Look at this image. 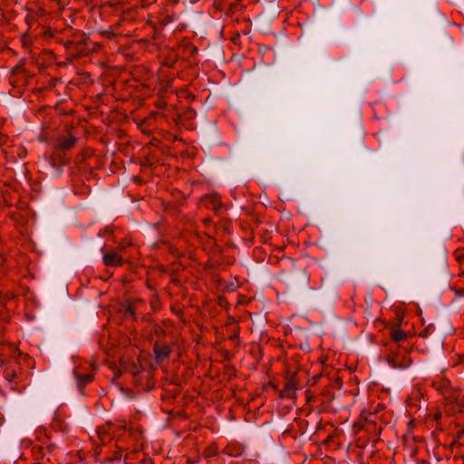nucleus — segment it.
Returning <instances> with one entry per match:
<instances>
[{
  "label": "nucleus",
  "mask_w": 464,
  "mask_h": 464,
  "mask_svg": "<svg viewBox=\"0 0 464 464\" xmlns=\"http://www.w3.org/2000/svg\"><path fill=\"white\" fill-rule=\"evenodd\" d=\"M88 38L85 35H82L79 40H75L77 43V45L83 48L84 45H86L88 42Z\"/></svg>",
  "instance_id": "4468645a"
},
{
  "label": "nucleus",
  "mask_w": 464,
  "mask_h": 464,
  "mask_svg": "<svg viewBox=\"0 0 464 464\" xmlns=\"http://www.w3.org/2000/svg\"><path fill=\"white\" fill-rule=\"evenodd\" d=\"M0 304H1L2 306H5V304H6V300H5V298H3V297H0Z\"/></svg>",
  "instance_id": "6ab92c4d"
},
{
  "label": "nucleus",
  "mask_w": 464,
  "mask_h": 464,
  "mask_svg": "<svg viewBox=\"0 0 464 464\" xmlns=\"http://www.w3.org/2000/svg\"><path fill=\"white\" fill-rule=\"evenodd\" d=\"M310 280V276L304 268L298 269L292 278V282L295 285H307Z\"/></svg>",
  "instance_id": "39448f33"
},
{
  "label": "nucleus",
  "mask_w": 464,
  "mask_h": 464,
  "mask_svg": "<svg viewBox=\"0 0 464 464\" xmlns=\"http://www.w3.org/2000/svg\"><path fill=\"white\" fill-rule=\"evenodd\" d=\"M99 437H100V440H101L102 443H105L106 437H109V435H107L106 433H104V434H101V433H99Z\"/></svg>",
  "instance_id": "f3484780"
},
{
  "label": "nucleus",
  "mask_w": 464,
  "mask_h": 464,
  "mask_svg": "<svg viewBox=\"0 0 464 464\" xmlns=\"http://www.w3.org/2000/svg\"><path fill=\"white\" fill-rule=\"evenodd\" d=\"M153 351L156 362L159 363L169 357L171 349L168 344L156 343H154Z\"/></svg>",
  "instance_id": "7ed1b4c3"
},
{
  "label": "nucleus",
  "mask_w": 464,
  "mask_h": 464,
  "mask_svg": "<svg viewBox=\"0 0 464 464\" xmlns=\"http://www.w3.org/2000/svg\"><path fill=\"white\" fill-rule=\"evenodd\" d=\"M458 259L460 261H464V253L458 256Z\"/></svg>",
  "instance_id": "412c9836"
},
{
  "label": "nucleus",
  "mask_w": 464,
  "mask_h": 464,
  "mask_svg": "<svg viewBox=\"0 0 464 464\" xmlns=\"http://www.w3.org/2000/svg\"><path fill=\"white\" fill-rule=\"evenodd\" d=\"M218 455V450L215 446H210V447H208L204 452H203V456L206 458V459H209V458H212L214 456Z\"/></svg>",
  "instance_id": "9b49d317"
},
{
  "label": "nucleus",
  "mask_w": 464,
  "mask_h": 464,
  "mask_svg": "<svg viewBox=\"0 0 464 464\" xmlns=\"http://www.w3.org/2000/svg\"><path fill=\"white\" fill-rule=\"evenodd\" d=\"M392 338L394 342H401L407 338V334L403 330L395 329L392 332Z\"/></svg>",
  "instance_id": "1a4fd4ad"
},
{
  "label": "nucleus",
  "mask_w": 464,
  "mask_h": 464,
  "mask_svg": "<svg viewBox=\"0 0 464 464\" xmlns=\"http://www.w3.org/2000/svg\"><path fill=\"white\" fill-rule=\"evenodd\" d=\"M92 155V151L89 149L82 150L77 157L76 161L78 163L83 162L86 159L90 158Z\"/></svg>",
  "instance_id": "9d476101"
},
{
  "label": "nucleus",
  "mask_w": 464,
  "mask_h": 464,
  "mask_svg": "<svg viewBox=\"0 0 464 464\" xmlns=\"http://www.w3.org/2000/svg\"><path fill=\"white\" fill-rule=\"evenodd\" d=\"M208 198L213 205V208L218 210V207H220L219 198L217 195H210Z\"/></svg>",
  "instance_id": "ddd939ff"
},
{
  "label": "nucleus",
  "mask_w": 464,
  "mask_h": 464,
  "mask_svg": "<svg viewBox=\"0 0 464 464\" xmlns=\"http://www.w3.org/2000/svg\"><path fill=\"white\" fill-rule=\"evenodd\" d=\"M296 375L297 372H295L287 379L284 389L280 392V397L292 398L295 396V390L297 389Z\"/></svg>",
  "instance_id": "f257e3e1"
},
{
  "label": "nucleus",
  "mask_w": 464,
  "mask_h": 464,
  "mask_svg": "<svg viewBox=\"0 0 464 464\" xmlns=\"http://www.w3.org/2000/svg\"><path fill=\"white\" fill-rule=\"evenodd\" d=\"M76 143L77 139L74 136L67 135L59 137L56 140L54 146L57 150L65 151L72 149L76 145Z\"/></svg>",
  "instance_id": "f03ea898"
},
{
  "label": "nucleus",
  "mask_w": 464,
  "mask_h": 464,
  "mask_svg": "<svg viewBox=\"0 0 464 464\" xmlns=\"http://www.w3.org/2000/svg\"><path fill=\"white\" fill-rule=\"evenodd\" d=\"M457 294L459 295L464 296V288H461V289L458 290Z\"/></svg>",
  "instance_id": "aec40b11"
},
{
  "label": "nucleus",
  "mask_w": 464,
  "mask_h": 464,
  "mask_svg": "<svg viewBox=\"0 0 464 464\" xmlns=\"http://www.w3.org/2000/svg\"><path fill=\"white\" fill-rule=\"evenodd\" d=\"M23 69H22V66H16L15 68H14L13 70V72L14 73H18L19 72H21Z\"/></svg>",
  "instance_id": "a211bd4d"
},
{
  "label": "nucleus",
  "mask_w": 464,
  "mask_h": 464,
  "mask_svg": "<svg viewBox=\"0 0 464 464\" xmlns=\"http://www.w3.org/2000/svg\"><path fill=\"white\" fill-rule=\"evenodd\" d=\"M448 384H449V382L444 381L442 384H440L439 387H437V389L441 390V392L444 394L447 390Z\"/></svg>",
  "instance_id": "dca6fc26"
},
{
  "label": "nucleus",
  "mask_w": 464,
  "mask_h": 464,
  "mask_svg": "<svg viewBox=\"0 0 464 464\" xmlns=\"http://www.w3.org/2000/svg\"><path fill=\"white\" fill-rule=\"evenodd\" d=\"M64 47L72 55L82 56L85 54L84 49L78 46L75 40L67 41L64 44Z\"/></svg>",
  "instance_id": "423d86ee"
},
{
  "label": "nucleus",
  "mask_w": 464,
  "mask_h": 464,
  "mask_svg": "<svg viewBox=\"0 0 464 464\" xmlns=\"http://www.w3.org/2000/svg\"><path fill=\"white\" fill-rule=\"evenodd\" d=\"M119 375H115L114 378H112V382H115L116 378L118 377Z\"/></svg>",
  "instance_id": "5701e85b"
},
{
  "label": "nucleus",
  "mask_w": 464,
  "mask_h": 464,
  "mask_svg": "<svg viewBox=\"0 0 464 464\" xmlns=\"http://www.w3.org/2000/svg\"><path fill=\"white\" fill-rule=\"evenodd\" d=\"M198 49L196 47L193 48V53H197Z\"/></svg>",
  "instance_id": "b1692460"
},
{
  "label": "nucleus",
  "mask_w": 464,
  "mask_h": 464,
  "mask_svg": "<svg viewBox=\"0 0 464 464\" xmlns=\"http://www.w3.org/2000/svg\"><path fill=\"white\" fill-rule=\"evenodd\" d=\"M102 259L107 266H119L123 264V259L113 251L104 254Z\"/></svg>",
  "instance_id": "20e7f679"
},
{
  "label": "nucleus",
  "mask_w": 464,
  "mask_h": 464,
  "mask_svg": "<svg viewBox=\"0 0 464 464\" xmlns=\"http://www.w3.org/2000/svg\"><path fill=\"white\" fill-rule=\"evenodd\" d=\"M195 463H196V461H192L190 459H188V464H195Z\"/></svg>",
  "instance_id": "4be33fe9"
},
{
  "label": "nucleus",
  "mask_w": 464,
  "mask_h": 464,
  "mask_svg": "<svg viewBox=\"0 0 464 464\" xmlns=\"http://www.w3.org/2000/svg\"><path fill=\"white\" fill-rule=\"evenodd\" d=\"M141 303L140 300H136L132 303H129L124 307L123 313L125 316H130L132 319H136V304Z\"/></svg>",
  "instance_id": "6e6552de"
},
{
  "label": "nucleus",
  "mask_w": 464,
  "mask_h": 464,
  "mask_svg": "<svg viewBox=\"0 0 464 464\" xmlns=\"http://www.w3.org/2000/svg\"><path fill=\"white\" fill-rule=\"evenodd\" d=\"M5 378L9 382H13L17 378L16 372L14 370H12V371L7 370L5 372Z\"/></svg>",
  "instance_id": "f8f14e48"
},
{
  "label": "nucleus",
  "mask_w": 464,
  "mask_h": 464,
  "mask_svg": "<svg viewBox=\"0 0 464 464\" xmlns=\"http://www.w3.org/2000/svg\"><path fill=\"white\" fill-rule=\"evenodd\" d=\"M218 304L221 307H225L227 304V301L225 297H218Z\"/></svg>",
  "instance_id": "2eb2a0df"
},
{
  "label": "nucleus",
  "mask_w": 464,
  "mask_h": 464,
  "mask_svg": "<svg viewBox=\"0 0 464 464\" xmlns=\"http://www.w3.org/2000/svg\"><path fill=\"white\" fill-rule=\"evenodd\" d=\"M73 374L77 380L79 388L82 390L84 385L93 381V375L91 373H81L78 371H74Z\"/></svg>",
  "instance_id": "0eeeda50"
}]
</instances>
